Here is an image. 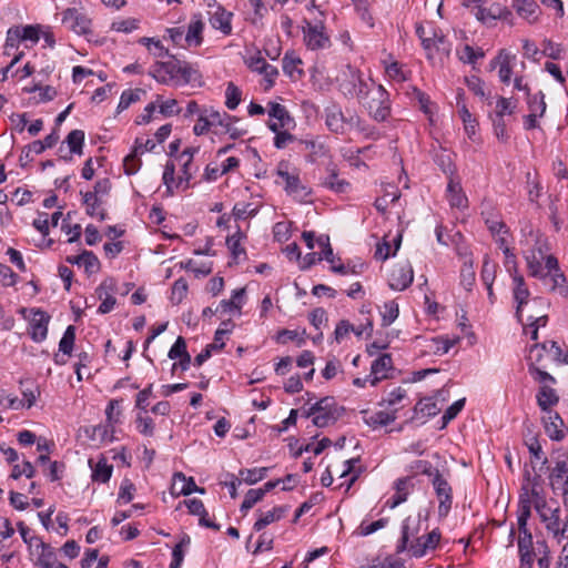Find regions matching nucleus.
<instances>
[{
    "label": "nucleus",
    "mask_w": 568,
    "mask_h": 568,
    "mask_svg": "<svg viewBox=\"0 0 568 568\" xmlns=\"http://www.w3.org/2000/svg\"><path fill=\"white\" fill-rule=\"evenodd\" d=\"M344 408L338 406L333 397H324L316 402L306 412L316 427H327L334 424L343 414Z\"/></svg>",
    "instance_id": "nucleus-1"
},
{
    "label": "nucleus",
    "mask_w": 568,
    "mask_h": 568,
    "mask_svg": "<svg viewBox=\"0 0 568 568\" xmlns=\"http://www.w3.org/2000/svg\"><path fill=\"white\" fill-rule=\"evenodd\" d=\"M545 268V272L538 277V280L548 287L550 293H555L567 298L568 281L565 274L560 271L557 257L554 255H547Z\"/></svg>",
    "instance_id": "nucleus-2"
},
{
    "label": "nucleus",
    "mask_w": 568,
    "mask_h": 568,
    "mask_svg": "<svg viewBox=\"0 0 568 568\" xmlns=\"http://www.w3.org/2000/svg\"><path fill=\"white\" fill-rule=\"evenodd\" d=\"M513 297L516 304V317L523 322L524 308L529 302L544 308L549 307V303L542 297H534L530 300V291L523 275L515 273L513 276Z\"/></svg>",
    "instance_id": "nucleus-3"
},
{
    "label": "nucleus",
    "mask_w": 568,
    "mask_h": 568,
    "mask_svg": "<svg viewBox=\"0 0 568 568\" xmlns=\"http://www.w3.org/2000/svg\"><path fill=\"white\" fill-rule=\"evenodd\" d=\"M344 75L349 78V81H342L339 84L341 90L345 94L355 95L361 103L369 98L372 94V82H374L372 79L364 80L362 73L351 65L346 67Z\"/></svg>",
    "instance_id": "nucleus-4"
},
{
    "label": "nucleus",
    "mask_w": 568,
    "mask_h": 568,
    "mask_svg": "<svg viewBox=\"0 0 568 568\" xmlns=\"http://www.w3.org/2000/svg\"><path fill=\"white\" fill-rule=\"evenodd\" d=\"M362 104L376 121H384L389 115L388 93L381 84L372 82V94Z\"/></svg>",
    "instance_id": "nucleus-5"
},
{
    "label": "nucleus",
    "mask_w": 568,
    "mask_h": 568,
    "mask_svg": "<svg viewBox=\"0 0 568 568\" xmlns=\"http://www.w3.org/2000/svg\"><path fill=\"white\" fill-rule=\"evenodd\" d=\"M434 490L436 493L438 505L439 517H446L452 508L453 504V489L448 480L443 474L435 469L434 478L432 479Z\"/></svg>",
    "instance_id": "nucleus-6"
},
{
    "label": "nucleus",
    "mask_w": 568,
    "mask_h": 568,
    "mask_svg": "<svg viewBox=\"0 0 568 568\" xmlns=\"http://www.w3.org/2000/svg\"><path fill=\"white\" fill-rule=\"evenodd\" d=\"M303 34L304 43L310 50H321L331 45L329 37L325 33V27L322 22L312 24L305 21Z\"/></svg>",
    "instance_id": "nucleus-7"
},
{
    "label": "nucleus",
    "mask_w": 568,
    "mask_h": 568,
    "mask_svg": "<svg viewBox=\"0 0 568 568\" xmlns=\"http://www.w3.org/2000/svg\"><path fill=\"white\" fill-rule=\"evenodd\" d=\"M474 16L485 24H493L497 20L511 22L513 18L511 11L500 3H491L489 7L478 4L474 8Z\"/></svg>",
    "instance_id": "nucleus-8"
},
{
    "label": "nucleus",
    "mask_w": 568,
    "mask_h": 568,
    "mask_svg": "<svg viewBox=\"0 0 568 568\" xmlns=\"http://www.w3.org/2000/svg\"><path fill=\"white\" fill-rule=\"evenodd\" d=\"M540 517V520L545 524L546 529L552 534L555 538L560 540L565 537V529H560V507L557 501L552 505L545 504L542 510H536Z\"/></svg>",
    "instance_id": "nucleus-9"
},
{
    "label": "nucleus",
    "mask_w": 568,
    "mask_h": 568,
    "mask_svg": "<svg viewBox=\"0 0 568 568\" xmlns=\"http://www.w3.org/2000/svg\"><path fill=\"white\" fill-rule=\"evenodd\" d=\"M277 175L285 183V191L298 201H304L310 195L308 189L302 184L297 174H292L287 165L281 163L277 168Z\"/></svg>",
    "instance_id": "nucleus-10"
},
{
    "label": "nucleus",
    "mask_w": 568,
    "mask_h": 568,
    "mask_svg": "<svg viewBox=\"0 0 568 568\" xmlns=\"http://www.w3.org/2000/svg\"><path fill=\"white\" fill-rule=\"evenodd\" d=\"M549 485L554 493H560L568 505V463L558 460L549 474Z\"/></svg>",
    "instance_id": "nucleus-11"
},
{
    "label": "nucleus",
    "mask_w": 568,
    "mask_h": 568,
    "mask_svg": "<svg viewBox=\"0 0 568 568\" xmlns=\"http://www.w3.org/2000/svg\"><path fill=\"white\" fill-rule=\"evenodd\" d=\"M62 23L77 34L91 32V19L77 8H68L63 11Z\"/></svg>",
    "instance_id": "nucleus-12"
},
{
    "label": "nucleus",
    "mask_w": 568,
    "mask_h": 568,
    "mask_svg": "<svg viewBox=\"0 0 568 568\" xmlns=\"http://www.w3.org/2000/svg\"><path fill=\"white\" fill-rule=\"evenodd\" d=\"M525 478L527 480V485L523 486V493L520 495L526 497V494H528L530 506L534 505L536 510H542L547 500L540 486L541 475L536 474L535 476H531L529 471H526Z\"/></svg>",
    "instance_id": "nucleus-13"
},
{
    "label": "nucleus",
    "mask_w": 568,
    "mask_h": 568,
    "mask_svg": "<svg viewBox=\"0 0 568 568\" xmlns=\"http://www.w3.org/2000/svg\"><path fill=\"white\" fill-rule=\"evenodd\" d=\"M414 280V272L408 262L396 264L389 275L388 284L392 290L404 291Z\"/></svg>",
    "instance_id": "nucleus-14"
},
{
    "label": "nucleus",
    "mask_w": 568,
    "mask_h": 568,
    "mask_svg": "<svg viewBox=\"0 0 568 568\" xmlns=\"http://www.w3.org/2000/svg\"><path fill=\"white\" fill-rule=\"evenodd\" d=\"M31 313L29 334L34 342L40 343L47 337L50 317L41 310H32Z\"/></svg>",
    "instance_id": "nucleus-15"
},
{
    "label": "nucleus",
    "mask_w": 568,
    "mask_h": 568,
    "mask_svg": "<svg viewBox=\"0 0 568 568\" xmlns=\"http://www.w3.org/2000/svg\"><path fill=\"white\" fill-rule=\"evenodd\" d=\"M516 55L511 54L507 50L503 49L499 51L498 55L490 61V69H495L498 67V77L499 80L509 84L511 73H513V62L515 61Z\"/></svg>",
    "instance_id": "nucleus-16"
},
{
    "label": "nucleus",
    "mask_w": 568,
    "mask_h": 568,
    "mask_svg": "<svg viewBox=\"0 0 568 568\" xmlns=\"http://www.w3.org/2000/svg\"><path fill=\"white\" fill-rule=\"evenodd\" d=\"M440 537V531L438 529H434L426 536L417 538L409 546V551L412 552V556L420 558L428 550H434L439 544Z\"/></svg>",
    "instance_id": "nucleus-17"
},
{
    "label": "nucleus",
    "mask_w": 568,
    "mask_h": 568,
    "mask_svg": "<svg viewBox=\"0 0 568 568\" xmlns=\"http://www.w3.org/2000/svg\"><path fill=\"white\" fill-rule=\"evenodd\" d=\"M270 121L267 123L268 129L273 132H277L278 130L286 129L293 122L285 106L280 103L272 102L270 103L268 109Z\"/></svg>",
    "instance_id": "nucleus-18"
},
{
    "label": "nucleus",
    "mask_w": 568,
    "mask_h": 568,
    "mask_svg": "<svg viewBox=\"0 0 568 568\" xmlns=\"http://www.w3.org/2000/svg\"><path fill=\"white\" fill-rule=\"evenodd\" d=\"M393 369V361L389 354H382L377 357L371 367L373 379L372 385H376L379 381L388 378V373Z\"/></svg>",
    "instance_id": "nucleus-19"
},
{
    "label": "nucleus",
    "mask_w": 568,
    "mask_h": 568,
    "mask_svg": "<svg viewBox=\"0 0 568 568\" xmlns=\"http://www.w3.org/2000/svg\"><path fill=\"white\" fill-rule=\"evenodd\" d=\"M172 493L183 496L192 493L204 494V488L197 487L193 477L186 478L184 474L176 473L173 477Z\"/></svg>",
    "instance_id": "nucleus-20"
},
{
    "label": "nucleus",
    "mask_w": 568,
    "mask_h": 568,
    "mask_svg": "<svg viewBox=\"0 0 568 568\" xmlns=\"http://www.w3.org/2000/svg\"><path fill=\"white\" fill-rule=\"evenodd\" d=\"M548 416L544 417V427L546 434L550 439L560 442L565 437V433L562 430L564 420L556 412H547Z\"/></svg>",
    "instance_id": "nucleus-21"
},
{
    "label": "nucleus",
    "mask_w": 568,
    "mask_h": 568,
    "mask_svg": "<svg viewBox=\"0 0 568 568\" xmlns=\"http://www.w3.org/2000/svg\"><path fill=\"white\" fill-rule=\"evenodd\" d=\"M232 12H229L219 6L216 7V11L212 13L210 23L212 28L220 30L225 36H229L232 32Z\"/></svg>",
    "instance_id": "nucleus-22"
},
{
    "label": "nucleus",
    "mask_w": 568,
    "mask_h": 568,
    "mask_svg": "<svg viewBox=\"0 0 568 568\" xmlns=\"http://www.w3.org/2000/svg\"><path fill=\"white\" fill-rule=\"evenodd\" d=\"M204 29V23L200 17L194 16L187 27V31L184 37V42L186 47H199L201 45L203 38L202 32Z\"/></svg>",
    "instance_id": "nucleus-23"
},
{
    "label": "nucleus",
    "mask_w": 568,
    "mask_h": 568,
    "mask_svg": "<svg viewBox=\"0 0 568 568\" xmlns=\"http://www.w3.org/2000/svg\"><path fill=\"white\" fill-rule=\"evenodd\" d=\"M447 199L452 207H467L468 200L462 190L460 183L453 178H450L447 185Z\"/></svg>",
    "instance_id": "nucleus-24"
},
{
    "label": "nucleus",
    "mask_w": 568,
    "mask_h": 568,
    "mask_svg": "<svg viewBox=\"0 0 568 568\" xmlns=\"http://www.w3.org/2000/svg\"><path fill=\"white\" fill-rule=\"evenodd\" d=\"M513 8L520 18L530 23L536 21L539 12V6L535 0H513Z\"/></svg>",
    "instance_id": "nucleus-25"
},
{
    "label": "nucleus",
    "mask_w": 568,
    "mask_h": 568,
    "mask_svg": "<svg viewBox=\"0 0 568 568\" xmlns=\"http://www.w3.org/2000/svg\"><path fill=\"white\" fill-rule=\"evenodd\" d=\"M419 523V518L412 519L410 517H408L407 519H405L402 527V538L396 547L397 554H400L407 549L409 537L418 531Z\"/></svg>",
    "instance_id": "nucleus-26"
},
{
    "label": "nucleus",
    "mask_w": 568,
    "mask_h": 568,
    "mask_svg": "<svg viewBox=\"0 0 568 568\" xmlns=\"http://www.w3.org/2000/svg\"><path fill=\"white\" fill-rule=\"evenodd\" d=\"M326 125L332 132H344L345 119L342 111L337 106L333 105L326 109Z\"/></svg>",
    "instance_id": "nucleus-27"
},
{
    "label": "nucleus",
    "mask_w": 568,
    "mask_h": 568,
    "mask_svg": "<svg viewBox=\"0 0 568 568\" xmlns=\"http://www.w3.org/2000/svg\"><path fill=\"white\" fill-rule=\"evenodd\" d=\"M531 515V508H530V499L528 498V494H526V497L524 495H520L519 497V504H518V529L520 534H527L530 532L527 528V521Z\"/></svg>",
    "instance_id": "nucleus-28"
},
{
    "label": "nucleus",
    "mask_w": 568,
    "mask_h": 568,
    "mask_svg": "<svg viewBox=\"0 0 568 568\" xmlns=\"http://www.w3.org/2000/svg\"><path fill=\"white\" fill-rule=\"evenodd\" d=\"M327 171L328 175L324 179L322 184L336 193L346 192L349 187V183L343 179H338L335 166L328 168Z\"/></svg>",
    "instance_id": "nucleus-29"
},
{
    "label": "nucleus",
    "mask_w": 568,
    "mask_h": 568,
    "mask_svg": "<svg viewBox=\"0 0 568 568\" xmlns=\"http://www.w3.org/2000/svg\"><path fill=\"white\" fill-rule=\"evenodd\" d=\"M201 112L211 126H223L226 125V121H236L235 116L215 110L214 108H203Z\"/></svg>",
    "instance_id": "nucleus-30"
},
{
    "label": "nucleus",
    "mask_w": 568,
    "mask_h": 568,
    "mask_svg": "<svg viewBox=\"0 0 568 568\" xmlns=\"http://www.w3.org/2000/svg\"><path fill=\"white\" fill-rule=\"evenodd\" d=\"M245 294V288H237L233 291L231 300H223L220 302L216 307V312H221L223 314L231 313L233 311L241 310L242 298Z\"/></svg>",
    "instance_id": "nucleus-31"
},
{
    "label": "nucleus",
    "mask_w": 568,
    "mask_h": 568,
    "mask_svg": "<svg viewBox=\"0 0 568 568\" xmlns=\"http://www.w3.org/2000/svg\"><path fill=\"white\" fill-rule=\"evenodd\" d=\"M283 71L291 78H295V74L301 77L303 74V70L300 69V64H302V60L298 55L293 51H288L283 57Z\"/></svg>",
    "instance_id": "nucleus-32"
},
{
    "label": "nucleus",
    "mask_w": 568,
    "mask_h": 568,
    "mask_svg": "<svg viewBox=\"0 0 568 568\" xmlns=\"http://www.w3.org/2000/svg\"><path fill=\"white\" fill-rule=\"evenodd\" d=\"M285 511L286 509L284 507H274L272 510L261 514L260 518L253 526L254 530L260 531L267 525L280 520L284 516Z\"/></svg>",
    "instance_id": "nucleus-33"
},
{
    "label": "nucleus",
    "mask_w": 568,
    "mask_h": 568,
    "mask_svg": "<svg viewBox=\"0 0 568 568\" xmlns=\"http://www.w3.org/2000/svg\"><path fill=\"white\" fill-rule=\"evenodd\" d=\"M558 399L555 389L549 386H542L537 395V403L544 412H550V407L557 404Z\"/></svg>",
    "instance_id": "nucleus-34"
},
{
    "label": "nucleus",
    "mask_w": 568,
    "mask_h": 568,
    "mask_svg": "<svg viewBox=\"0 0 568 568\" xmlns=\"http://www.w3.org/2000/svg\"><path fill=\"white\" fill-rule=\"evenodd\" d=\"M423 48L427 52V58L433 59L434 52L438 51L440 49L446 50L444 47L445 44V38L443 36H437L435 31H430V36H427L422 41Z\"/></svg>",
    "instance_id": "nucleus-35"
},
{
    "label": "nucleus",
    "mask_w": 568,
    "mask_h": 568,
    "mask_svg": "<svg viewBox=\"0 0 568 568\" xmlns=\"http://www.w3.org/2000/svg\"><path fill=\"white\" fill-rule=\"evenodd\" d=\"M409 479L408 478H399L396 481L395 489L396 493L392 499L387 501L390 508H395L402 503L406 501L407 496L409 494Z\"/></svg>",
    "instance_id": "nucleus-36"
},
{
    "label": "nucleus",
    "mask_w": 568,
    "mask_h": 568,
    "mask_svg": "<svg viewBox=\"0 0 568 568\" xmlns=\"http://www.w3.org/2000/svg\"><path fill=\"white\" fill-rule=\"evenodd\" d=\"M439 410L440 408L437 406L436 400L433 397H426L415 405L414 414L415 416L432 417L437 415Z\"/></svg>",
    "instance_id": "nucleus-37"
},
{
    "label": "nucleus",
    "mask_w": 568,
    "mask_h": 568,
    "mask_svg": "<svg viewBox=\"0 0 568 568\" xmlns=\"http://www.w3.org/2000/svg\"><path fill=\"white\" fill-rule=\"evenodd\" d=\"M525 260L530 276L538 278L545 272L546 268L541 264L542 260L545 258L537 256L535 250H531L530 252L526 253Z\"/></svg>",
    "instance_id": "nucleus-38"
},
{
    "label": "nucleus",
    "mask_w": 568,
    "mask_h": 568,
    "mask_svg": "<svg viewBox=\"0 0 568 568\" xmlns=\"http://www.w3.org/2000/svg\"><path fill=\"white\" fill-rule=\"evenodd\" d=\"M268 468L267 467H260V468H253V469H241L239 475L241 477V480L246 483L247 485H254L257 481L264 479L267 475Z\"/></svg>",
    "instance_id": "nucleus-39"
},
{
    "label": "nucleus",
    "mask_w": 568,
    "mask_h": 568,
    "mask_svg": "<svg viewBox=\"0 0 568 568\" xmlns=\"http://www.w3.org/2000/svg\"><path fill=\"white\" fill-rule=\"evenodd\" d=\"M145 94V91L143 89H133V90H125L122 92L120 97V101L118 104V111H124L128 109L132 103H135L141 100V97Z\"/></svg>",
    "instance_id": "nucleus-40"
},
{
    "label": "nucleus",
    "mask_w": 568,
    "mask_h": 568,
    "mask_svg": "<svg viewBox=\"0 0 568 568\" xmlns=\"http://www.w3.org/2000/svg\"><path fill=\"white\" fill-rule=\"evenodd\" d=\"M396 410L394 412H385L379 410L365 418L367 425L377 427V426H386L393 423L396 419Z\"/></svg>",
    "instance_id": "nucleus-41"
},
{
    "label": "nucleus",
    "mask_w": 568,
    "mask_h": 568,
    "mask_svg": "<svg viewBox=\"0 0 568 568\" xmlns=\"http://www.w3.org/2000/svg\"><path fill=\"white\" fill-rule=\"evenodd\" d=\"M527 103L529 112H532L539 116H542L546 112L545 95L541 91L536 94L527 95Z\"/></svg>",
    "instance_id": "nucleus-42"
},
{
    "label": "nucleus",
    "mask_w": 568,
    "mask_h": 568,
    "mask_svg": "<svg viewBox=\"0 0 568 568\" xmlns=\"http://www.w3.org/2000/svg\"><path fill=\"white\" fill-rule=\"evenodd\" d=\"M222 325L224 327H220L216 329L213 343L207 345V347L211 348L212 352L220 351L224 347V336L229 334L233 327V323L231 321L223 322Z\"/></svg>",
    "instance_id": "nucleus-43"
},
{
    "label": "nucleus",
    "mask_w": 568,
    "mask_h": 568,
    "mask_svg": "<svg viewBox=\"0 0 568 568\" xmlns=\"http://www.w3.org/2000/svg\"><path fill=\"white\" fill-rule=\"evenodd\" d=\"M400 242H402V235L398 234L394 239L395 248L393 252L390 248V244L388 242L384 241L383 243L377 244V247L375 251V257L381 261L387 260L390 255H394L396 253V251L399 248Z\"/></svg>",
    "instance_id": "nucleus-44"
},
{
    "label": "nucleus",
    "mask_w": 568,
    "mask_h": 568,
    "mask_svg": "<svg viewBox=\"0 0 568 568\" xmlns=\"http://www.w3.org/2000/svg\"><path fill=\"white\" fill-rule=\"evenodd\" d=\"M112 475V466L104 459L97 463L92 470V479L94 481L106 483Z\"/></svg>",
    "instance_id": "nucleus-45"
},
{
    "label": "nucleus",
    "mask_w": 568,
    "mask_h": 568,
    "mask_svg": "<svg viewBox=\"0 0 568 568\" xmlns=\"http://www.w3.org/2000/svg\"><path fill=\"white\" fill-rule=\"evenodd\" d=\"M42 551L38 558V564L42 568H52L60 562L57 560L55 554L49 545L41 544Z\"/></svg>",
    "instance_id": "nucleus-46"
},
{
    "label": "nucleus",
    "mask_w": 568,
    "mask_h": 568,
    "mask_svg": "<svg viewBox=\"0 0 568 568\" xmlns=\"http://www.w3.org/2000/svg\"><path fill=\"white\" fill-rule=\"evenodd\" d=\"M187 282L184 278H178L171 291L170 300L173 304L179 305L187 294Z\"/></svg>",
    "instance_id": "nucleus-47"
},
{
    "label": "nucleus",
    "mask_w": 568,
    "mask_h": 568,
    "mask_svg": "<svg viewBox=\"0 0 568 568\" xmlns=\"http://www.w3.org/2000/svg\"><path fill=\"white\" fill-rule=\"evenodd\" d=\"M84 142V132L82 130H73L67 136V143L72 153L81 154Z\"/></svg>",
    "instance_id": "nucleus-48"
},
{
    "label": "nucleus",
    "mask_w": 568,
    "mask_h": 568,
    "mask_svg": "<svg viewBox=\"0 0 568 568\" xmlns=\"http://www.w3.org/2000/svg\"><path fill=\"white\" fill-rule=\"evenodd\" d=\"M175 67L171 63L158 62L150 74L160 83H166L169 81L168 75L172 74Z\"/></svg>",
    "instance_id": "nucleus-49"
},
{
    "label": "nucleus",
    "mask_w": 568,
    "mask_h": 568,
    "mask_svg": "<svg viewBox=\"0 0 568 568\" xmlns=\"http://www.w3.org/2000/svg\"><path fill=\"white\" fill-rule=\"evenodd\" d=\"M241 90L233 83L229 82L225 91V105L230 110H235L241 102Z\"/></svg>",
    "instance_id": "nucleus-50"
},
{
    "label": "nucleus",
    "mask_w": 568,
    "mask_h": 568,
    "mask_svg": "<svg viewBox=\"0 0 568 568\" xmlns=\"http://www.w3.org/2000/svg\"><path fill=\"white\" fill-rule=\"evenodd\" d=\"M75 339V327L69 325L59 343V349L65 354L71 355Z\"/></svg>",
    "instance_id": "nucleus-51"
},
{
    "label": "nucleus",
    "mask_w": 568,
    "mask_h": 568,
    "mask_svg": "<svg viewBox=\"0 0 568 568\" xmlns=\"http://www.w3.org/2000/svg\"><path fill=\"white\" fill-rule=\"evenodd\" d=\"M79 258L87 273H95L100 270V262L93 252L83 251Z\"/></svg>",
    "instance_id": "nucleus-52"
},
{
    "label": "nucleus",
    "mask_w": 568,
    "mask_h": 568,
    "mask_svg": "<svg viewBox=\"0 0 568 568\" xmlns=\"http://www.w3.org/2000/svg\"><path fill=\"white\" fill-rule=\"evenodd\" d=\"M399 314L398 304L394 301H389L384 304L382 311V324L383 326H389Z\"/></svg>",
    "instance_id": "nucleus-53"
},
{
    "label": "nucleus",
    "mask_w": 568,
    "mask_h": 568,
    "mask_svg": "<svg viewBox=\"0 0 568 568\" xmlns=\"http://www.w3.org/2000/svg\"><path fill=\"white\" fill-rule=\"evenodd\" d=\"M526 445L534 459L540 462L538 470L542 471L544 467L548 464V458L544 456L540 443L537 438L532 437Z\"/></svg>",
    "instance_id": "nucleus-54"
},
{
    "label": "nucleus",
    "mask_w": 568,
    "mask_h": 568,
    "mask_svg": "<svg viewBox=\"0 0 568 568\" xmlns=\"http://www.w3.org/2000/svg\"><path fill=\"white\" fill-rule=\"evenodd\" d=\"M519 557H534L532 535L531 532L520 534L518 538Z\"/></svg>",
    "instance_id": "nucleus-55"
},
{
    "label": "nucleus",
    "mask_w": 568,
    "mask_h": 568,
    "mask_svg": "<svg viewBox=\"0 0 568 568\" xmlns=\"http://www.w3.org/2000/svg\"><path fill=\"white\" fill-rule=\"evenodd\" d=\"M0 406L7 409H20L26 406L24 400L19 399L17 396L7 394L4 390L0 392Z\"/></svg>",
    "instance_id": "nucleus-56"
},
{
    "label": "nucleus",
    "mask_w": 568,
    "mask_h": 568,
    "mask_svg": "<svg viewBox=\"0 0 568 568\" xmlns=\"http://www.w3.org/2000/svg\"><path fill=\"white\" fill-rule=\"evenodd\" d=\"M263 491L257 489H250L244 497V500L241 505V511L246 513L250 510L255 504L263 499Z\"/></svg>",
    "instance_id": "nucleus-57"
},
{
    "label": "nucleus",
    "mask_w": 568,
    "mask_h": 568,
    "mask_svg": "<svg viewBox=\"0 0 568 568\" xmlns=\"http://www.w3.org/2000/svg\"><path fill=\"white\" fill-rule=\"evenodd\" d=\"M465 406V398L458 399L455 403H453L444 413L442 420L443 425L442 428H445L447 424L453 420L464 408Z\"/></svg>",
    "instance_id": "nucleus-58"
},
{
    "label": "nucleus",
    "mask_w": 568,
    "mask_h": 568,
    "mask_svg": "<svg viewBox=\"0 0 568 568\" xmlns=\"http://www.w3.org/2000/svg\"><path fill=\"white\" fill-rule=\"evenodd\" d=\"M116 292V283L113 278L104 280L95 290L99 300L103 301L108 296H113Z\"/></svg>",
    "instance_id": "nucleus-59"
},
{
    "label": "nucleus",
    "mask_w": 568,
    "mask_h": 568,
    "mask_svg": "<svg viewBox=\"0 0 568 568\" xmlns=\"http://www.w3.org/2000/svg\"><path fill=\"white\" fill-rule=\"evenodd\" d=\"M19 32L22 41H31L32 43H37L40 39L39 26L19 27Z\"/></svg>",
    "instance_id": "nucleus-60"
},
{
    "label": "nucleus",
    "mask_w": 568,
    "mask_h": 568,
    "mask_svg": "<svg viewBox=\"0 0 568 568\" xmlns=\"http://www.w3.org/2000/svg\"><path fill=\"white\" fill-rule=\"evenodd\" d=\"M459 113L464 122L467 135L473 139V136L476 134V121L471 118V113L465 105L460 109Z\"/></svg>",
    "instance_id": "nucleus-61"
},
{
    "label": "nucleus",
    "mask_w": 568,
    "mask_h": 568,
    "mask_svg": "<svg viewBox=\"0 0 568 568\" xmlns=\"http://www.w3.org/2000/svg\"><path fill=\"white\" fill-rule=\"evenodd\" d=\"M39 91V97L41 102H48L54 99L57 95V91L51 85H41V84H34L31 87L28 92H36Z\"/></svg>",
    "instance_id": "nucleus-62"
},
{
    "label": "nucleus",
    "mask_w": 568,
    "mask_h": 568,
    "mask_svg": "<svg viewBox=\"0 0 568 568\" xmlns=\"http://www.w3.org/2000/svg\"><path fill=\"white\" fill-rule=\"evenodd\" d=\"M21 36L19 32V27L11 28L7 32V39L4 44V54L9 55V49L18 48V44L21 42Z\"/></svg>",
    "instance_id": "nucleus-63"
},
{
    "label": "nucleus",
    "mask_w": 568,
    "mask_h": 568,
    "mask_svg": "<svg viewBox=\"0 0 568 568\" xmlns=\"http://www.w3.org/2000/svg\"><path fill=\"white\" fill-rule=\"evenodd\" d=\"M134 491V485L129 479H124L120 487L118 501H122L124 504L130 503L133 499Z\"/></svg>",
    "instance_id": "nucleus-64"
}]
</instances>
